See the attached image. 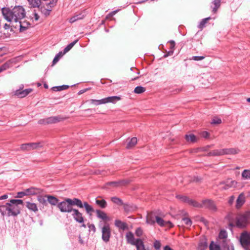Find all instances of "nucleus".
I'll return each instance as SVG.
<instances>
[{"mask_svg":"<svg viewBox=\"0 0 250 250\" xmlns=\"http://www.w3.org/2000/svg\"><path fill=\"white\" fill-rule=\"evenodd\" d=\"M1 12L4 18L8 22H18L26 16L25 9L21 6H16L12 9L3 7Z\"/></svg>","mask_w":250,"mask_h":250,"instance_id":"f257e3e1","label":"nucleus"},{"mask_svg":"<svg viewBox=\"0 0 250 250\" xmlns=\"http://www.w3.org/2000/svg\"><path fill=\"white\" fill-rule=\"evenodd\" d=\"M82 207L81 200L78 198H65L64 201L59 202L57 205L58 208L62 212H71L73 210V206Z\"/></svg>","mask_w":250,"mask_h":250,"instance_id":"f03ea898","label":"nucleus"},{"mask_svg":"<svg viewBox=\"0 0 250 250\" xmlns=\"http://www.w3.org/2000/svg\"><path fill=\"white\" fill-rule=\"evenodd\" d=\"M23 201L21 199H11L9 203H7L5 206L2 207H5V210L7 211V215L8 216H16L20 213V208L19 205H22Z\"/></svg>","mask_w":250,"mask_h":250,"instance_id":"7ed1b4c3","label":"nucleus"},{"mask_svg":"<svg viewBox=\"0 0 250 250\" xmlns=\"http://www.w3.org/2000/svg\"><path fill=\"white\" fill-rule=\"evenodd\" d=\"M102 238L103 240L107 243L109 241L111 236V229L109 224L106 222L104 224L102 228Z\"/></svg>","mask_w":250,"mask_h":250,"instance_id":"20e7f679","label":"nucleus"},{"mask_svg":"<svg viewBox=\"0 0 250 250\" xmlns=\"http://www.w3.org/2000/svg\"><path fill=\"white\" fill-rule=\"evenodd\" d=\"M42 146V143H31L23 144L21 146V149L22 151H30L33 149H38Z\"/></svg>","mask_w":250,"mask_h":250,"instance_id":"39448f33","label":"nucleus"},{"mask_svg":"<svg viewBox=\"0 0 250 250\" xmlns=\"http://www.w3.org/2000/svg\"><path fill=\"white\" fill-rule=\"evenodd\" d=\"M63 119L60 116H52L45 119H41L38 123L41 125H48L57 123Z\"/></svg>","mask_w":250,"mask_h":250,"instance_id":"423d86ee","label":"nucleus"},{"mask_svg":"<svg viewBox=\"0 0 250 250\" xmlns=\"http://www.w3.org/2000/svg\"><path fill=\"white\" fill-rule=\"evenodd\" d=\"M198 206H195L196 208H205L212 210H215L216 208L214 202L210 200H203L202 203H199L197 202Z\"/></svg>","mask_w":250,"mask_h":250,"instance_id":"0eeeda50","label":"nucleus"},{"mask_svg":"<svg viewBox=\"0 0 250 250\" xmlns=\"http://www.w3.org/2000/svg\"><path fill=\"white\" fill-rule=\"evenodd\" d=\"M248 214H243L238 215L236 218V226L239 228L245 227L248 223Z\"/></svg>","mask_w":250,"mask_h":250,"instance_id":"6e6552de","label":"nucleus"},{"mask_svg":"<svg viewBox=\"0 0 250 250\" xmlns=\"http://www.w3.org/2000/svg\"><path fill=\"white\" fill-rule=\"evenodd\" d=\"M237 182L235 181L228 179L226 181H223L219 183L218 186L222 189H228L230 188L235 187Z\"/></svg>","mask_w":250,"mask_h":250,"instance_id":"1a4fd4ad","label":"nucleus"},{"mask_svg":"<svg viewBox=\"0 0 250 250\" xmlns=\"http://www.w3.org/2000/svg\"><path fill=\"white\" fill-rule=\"evenodd\" d=\"M71 212H72V216L73 218L77 222L79 223H83L84 222L83 214L78 209L74 208Z\"/></svg>","mask_w":250,"mask_h":250,"instance_id":"9d476101","label":"nucleus"},{"mask_svg":"<svg viewBox=\"0 0 250 250\" xmlns=\"http://www.w3.org/2000/svg\"><path fill=\"white\" fill-rule=\"evenodd\" d=\"M176 198L182 202L188 203L189 205H191L195 207V206H198L197 202L195 200L190 199L188 197L182 195H178L176 196Z\"/></svg>","mask_w":250,"mask_h":250,"instance_id":"9b49d317","label":"nucleus"},{"mask_svg":"<svg viewBox=\"0 0 250 250\" xmlns=\"http://www.w3.org/2000/svg\"><path fill=\"white\" fill-rule=\"evenodd\" d=\"M240 242L243 246H248L250 245V233H243L240 236Z\"/></svg>","mask_w":250,"mask_h":250,"instance_id":"f8f14e48","label":"nucleus"},{"mask_svg":"<svg viewBox=\"0 0 250 250\" xmlns=\"http://www.w3.org/2000/svg\"><path fill=\"white\" fill-rule=\"evenodd\" d=\"M155 222H156L161 227H168L170 228L173 227V225L170 221H165L158 216L155 217Z\"/></svg>","mask_w":250,"mask_h":250,"instance_id":"ddd939ff","label":"nucleus"},{"mask_svg":"<svg viewBox=\"0 0 250 250\" xmlns=\"http://www.w3.org/2000/svg\"><path fill=\"white\" fill-rule=\"evenodd\" d=\"M32 91L33 89L31 88H28L21 91L20 89H18L15 91V95L17 96L19 98H22L26 96Z\"/></svg>","mask_w":250,"mask_h":250,"instance_id":"4468645a","label":"nucleus"},{"mask_svg":"<svg viewBox=\"0 0 250 250\" xmlns=\"http://www.w3.org/2000/svg\"><path fill=\"white\" fill-rule=\"evenodd\" d=\"M81 204L82 207L79 208H84L87 214L91 215L92 212H95L94 208L91 206L89 205L87 202H84L83 203V202L81 201Z\"/></svg>","mask_w":250,"mask_h":250,"instance_id":"2eb2a0df","label":"nucleus"},{"mask_svg":"<svg viewBox=\"0 0 250 250\" xmlns=\"http://www.w3.org/2000/svg\"><path fill=\"white\" fill-rule=\"evenodd\" d=\"M129 181L128 180H123L118 181L111 182L107 183V185L114 187H118L121 186H125L128 184Z\"/></svg>","mask_w":250,"mask_h":250,"instance_id":"dca6fc26","label":"nucleus"},{"mask_svg":"<svg viewBox=\"0 0 250 250\" xmlns=\"http://www.w3.org/2000/svg\"><path fill=\"white\" fill-rule=\"evenodd\" d=\"M223 155H234L237 154L239 152V150L237 148H223Z\"/></svg>","mask_w":250,"mask_h":250,"instance_id":"f3484780","label":"nucleus"},{"mask_svg":"<svg viewBox=\"0 0 250 250\" xmlns=\"http://www.w3.org/2000/svg\"><path fill=\"white\" fill-rule=\"evenodd\" d=\"M18 22L19 24V26L20 27V32L24 31L29 27L30 25V23L29 22L25 21H22L21 20H20Z\"/></svg>","mask_w":250,"mask_h":250,"instance_id":"a211bd4d","label":"nucleus"},{"mask_svg":"<svg viewBox=\"0 0 250 250\" xmlns=\"http://www.w3.org/2000/svg\"><path fill=\"white\" fill-rule=\"evenodd\" d=\"M85 16V12H83L82 13H80L78 14H76L71 17L69 19V22L71 23H73L75 21H76L78 20H82L84 18V17Z\"/></svg>","mask_w":250,"mask_h":250,"instance_id":"6ab92c4d","label":"nucleus"},{"mask_svg":"<svg viewBox=\"0 0 250 250\" xmlns=\"http://www.w3.org/2000/svg\"><path fill=\"white\" fill-rule=\"evenodd\" d=\"M121 100V97L119 96H111V97H108L105 98H104V103H111L115 104L117 102L120 101Z\"/></svg>","mask_w":250,"mask_h":250,"instance_id":"aec40b11","label":"nucleus"},{"mask_svg":"<svg viewBox=\"0 0 250 250\" xmlns=\"http://www.w3.org/2000/svg\"><path fill=\"white\" fill-rule=\"evenodd\" d=\"M125 237L128 243L134 245L136 242V240H135L134 235L132 232H128L126 233Z\"/></svg>","mask_w":250,"mask_h":250,"instance_id":"412c9836","label":"nucleus"},{"mask_svg":"<svg viewBox=\"0 0 250 250\" xmlns=\"http://www.w3.org/2000/svg\"><path fill=\"white\" fill-rule=\"evenodd\" d=\"M245 196L244 194H240L236 200V208H241L245 203Z\"/></svg>","mask_w":250,"mask_h":250,"instance_id":"4be33fe9","label":"nucleus"},{"mask_svg":"<svg viewBox=\"0 0 250 250\" xmlns=\"http://www.w3.org/2000/svg\"><path fill=\"white\" fill-rule=\"evenodd\" d=\"M156 216L153 212L148 213L146 216V223L151 225H154L155 223V217Z\"/></svg>","mask_w":250,"mask_h":250,"instance_id":"5701e85b","label":"nucleus"},{"mask_svg":"<svg viewBox=\"0 0 250 250\" xmlns=\"http://www.w3.org/2000/svg\"><path fill=\"white\" fill-rule=\"evenodd\" d=\"M126 142H127L126 148L127 149L131 148L135 146L137 144V139L136 137H133L131 139L128 138Z\"/></svg>","mask_w":250,"mask_h":250,"instance_id":"b1692460","label":"nucleus"},{"mask_svg":"<svg viewBox=\"0 0 250 250\" xmlns=\"http://www.w3.org/2000/svg\"><path fill=\"white\" fill-rule=\"evenodd\" d=\"M25 190L26 195H35L40 192V189L34 187H31L29 188L26 189Z\"/></svg>","mask_w":250,"mask_h":250,"instance_id":"393cba45","label":"nucleus"},{"mask_svg":"<svg viewBox=\"0 0 250 250\" xmlns=\"http://www.w3.org/2000/svg\"><path fill=\"white\" fill-rule=\"evenodd\" d=\"M97 217L99 218H100L103 220H108V218L106 215V214L103 211H102L99 209H97L95 211Z\"/></svg>","mask_w":250,"mask_h":250,"instance_id":"a878e982","label":"nucleus"},{"mask_svg":"<svg viewBox=\"0 0 250 250\" xmlns=\"http://www.w3.org/2000/svg\"><path fill=\"white\" fill-rule=\"evenodd\" d=\"M27 1L31 7L40 8L42 0H27Z\"/></svg>","mask_w":250,"mask_h":250,"instance_id":"bb28decb","label":"nucleus"},{"mask_svg":"<svg viewBox=\"0 0 250 250\" xmlns=\"http://www.w3.org/2000/svg\"><path fill=\"white\" fill-rule=\"evenodd\" d=\"M47 198V201L52 205L55 206L58 205L59 203V200L54 196L51 195L45 196Z\"/></svg>","mask_w":250,"mask_h":250,"instance_id":"cd10ccee","label":"nucleus"},{"mask_svg":"<svg viewBox=\"0 0 250 250\" xmlns=\"http://www.w3.org/2000/svg\"><path fill=\"white\" fill-rule=\"evenodd\" d=\"M223 149L213 150L208 153V156H219L223 155Z\"/></svg>","mask_w":250,"mask_h":250,"instance_id":"c85d7f7f","label":"nucleus"},{"mask_svg":"<svg viewBox=\"0 0 250 250\" xmlns=\"http://www.w3.org/2000/svg\"><path fill=\"white\" fill-rule=\"evenodd\" d=\"M134 246H136L137 250H146L143 241L140 239H136Z\"/></svg>","mask_w":250,"mask_h":250,"instance_id":"c756f323","label":"nucleus"},{"mask_svg":"<svg viewBox=\"0 0 250 250\" xmlns=\"http://www.w3.org/2000/svg\"><path fill=\"white\" fill-rule=\"evenodd\" d=\"M26 207L30 210H32L35 212L38 211L37 206L36 204L30 203L29 202H26Z\"/></svg>","mask_w":250,"mask_h":250,"instance_id":"7c9ffc66","label":"nucleus"},{"mask_svg":"<svg viewBox=\"0 0 250 250\" xmlns=\"http://www.w3.org/2000/svg\"><path fill=\"white\" fill-rule=\"evenodd\" d=\"M208 247V243L206 239L201 240L198 245V250H205Z\"/></svg>","mask_w":250,"mask_h":250,"instance_id":"2f4dec72","label":"nucleus"},{"mask_svg":"<svg viewBox=\"0 0 250 250\" xmlns=\"http://www.w3.org/2000/svg\"><path fill=\"white\" fill-rule=\"evenodd\" d=\"M95 203L99 207L102 208H104L107 206V203L106 201L104 199L98 200L96 199Z\"/></svg>","mask_w":250,"mask_h":250,"instance_id":"473e14b6","label":"nucleus"},{"mask_svg":"<svg viewBox=\"0 0 250 250\" xmlns=\"http://www.w3.org/2000/svg\"><path fill=\"white\" fill-rule=\"evenodd\" d=\"M212 3L213 4L214 6L212 8V12L214 13H216L218 9L220 7L221 5V0H213Z\"/></svg>","mask_w":250,"mask_h":250,"instance_id":"72a5a7b5","label":"nucleus"},{"mask_svg":"<svg viewBox=\"0 0 250 250\" xmlns=\"http://www.w3.org/2000/svg\"><path fill=\"white\" fill-rule=\"evenodd\" d=\"M185 139L188 142L195 143L197 141L196 137L193 134L186 135Z\"/></svg>","mask_w":250,"mask_h":250,"instance_id":"f704fd0d","label":"nucleus"},{"mask_svg":"<svg viewBox=\"0 0 250 250\" xmlns=\"http://www.w3.org/2000/svg\"><path fill=\"white\" fill-rule=\"evenodd\" d=\"M78 40H76L74 42H72L71 43H70V44H69L68 45H67L63 50V54H64L67 52H68L73 47V46L78 42Z\"/></svg>","mask_w":250,"mask_h":250,"instance_id":"c9c22d12","label":"nucleus"},{"mask_svg":"<svg viewBox=\"0 0 250 250\" xmlns=\"http://www.w3.org/2000/svg\"><path fill=\"white\" fill-rule=\"evenodd\" d=\"M47 8H45V7H40V10L41 11V12L43 14H44L45 16H48L49 15L50 13V11H51V8H50L49 6H48L47 5H46Z\"/></svg>","mask_w":250,"mask_h":250,"instance_id":"e433bc0d","label":"nucleus"},{"mask_svg":"<svg viewBox=\"0 0 250 250\" xmlns=\"http://www.w3.org/2000/svg\"><path fill=\"white\" fill-rule=\"evenodd\" d=\"M69 86L67 85H62L61 86H54L52 88L53 91H60L68 88Z\"/></svg>","mask_w":250,"mask_h":250,"instance_id":"4c0bfd02","label":"nucleus"},{"mask_svg":"<svg viewBox=\"0 0 250 250\" xmlns=\"http://www.w3.org/2000/svg\"><path fill=\"white\" fill-rule=\"evenodd\" d=\"M89 102L90 104H93L96 105L104 104V99H102L101 100L91 99L89 100Z\"/></svg>","mask_w":250,"mask_h":250,"instance_id":"58836bf2","label":"nucleus"},{"mask_svg":"<svg viewBox=\"0 0 250 250\" xmlns=\"http://www.w3.org/2000/svg\"><path fill=\"white\" fill-rule=\"evenodd\" d=\"M111 200L112 201V202L118 205L121 206L124 205L123 201L118 197H113L111 198Z\"/></svg>","mask_w":250,"mask_h":250,"instance_id":"ea45409f","label":"nucleus"},{"mask_svg":"<svg viewBox=\"0 0 250 250\" xmlns=\"http://www.w3.org/2000/svg\"><path fill=\"white\" fill-rule=\"evenodd\" d=\"M115 224L116 227L122 229H125L126 227V224L125 223L122 222L121 221L119 220H116L115 222Z\"/></svg>","mask_w":250,"mask_h":250,"instance_id":"a19ab883","label":"nucleus"},{"mask_svg":"<svg viewBox=\"0 0 250 250\" xmlns=\"http://www.w3.org/2000/svg\"><path fill=\"white\" fill-rule=\"evenodd\" d=\"M146 91V88L142 86H136L134 90V92L136 94H142Z\"/></svg>","mask_w":250,"mask_h":250,"instance_id":"79ce46f5","label":"nucleus"},{"mask_svg":"<svg viewBox=\"0 0 250 250\" xmlns=\"http://www.w3.org/2000/svg\"><path fill=\"white\" fill-rule=\"evenodd\" d=\"M243 178L246 179H250V169H245L242 173Z\"/></svg>","mask_w":250,"mask_h":250,"instance_id":"37998d69","label":"nucleus"},{"mask_svg":"<svg viewBox=\"0 0 250 250\" xmlns=\"http://www.w3.org/2000/svg\"><path fill=\"white\" fill-rule=\"evenodd\" d=\"M209 250H221L219 245L215 244L213 241H211L209 246Z\"/></svg>","mask_w":250,"mask_h":250,"instance_id":"c03bdc74","label":"nucleus"},{"mask_svg":"<svg viewBox=\"0 0 250 250\" xmlns=\"http://www.w3.org/2000/svg\"><path fill=\"white\" fill-rule=\"evenodd\" d=\"M210 19V17H208L203 19L200 22V24L198 25V27L201 29H203L205 27V24L207 23V21Z\"/></svg>","mask_w":250,"mask_h":250,"instance_id":"a18cd8bd","label":"nucleus"},{"mask_svg":"<svg viewBox=\"0 0 250 250\" xmlns=\"http://www.w3.org/2000/svg\"><path fill=\"white\" fill-rule=\"evenodd\" d=\"M62 55L63 54L62 52H59L58 54H57L53 60L52 64L54 65L55 63H56L59 61V58L61 56H62Z\"/></svg>","mask_w":250,"mask_h":250,"instance_id":"49530a36","label":"nucleus"},{"mask_svg":"<svg viewBox=\"0 0 250 250\" xmlns=\"http://www.w3.org/2000/svg\"><path fill=\"white\" fill-rule=\"evenodd\" d=\"M222 123V121L221 119L218 118L217 117H214L211 122H210L212 125H219Z\"/></svg>","mask_w":250,"mask_h":250,"instance_id":"de8ad7c7","label":"nucleus"},{"mask_svg":"<svg viewBox=\"0 0 250 250\" xmlns=\"http://www.w3.org/2000/svg\"><path fill=\"white\" fill-rule=\"evenodd\" d=\"M124 209L125 211H130L133 210L134 208V207L129 204H124Z\"/></svg>","mask_w":250,"mask_h":250,"instance_id":"09e8293b","label":"nucleus"},{"mask_svg":"<svg viewBox=\"0 0 250 250\" xmlns=\"http://www.w3.org/2000/svg\"><path fill=\"white\" fill-rule=\"evenodd\" d=\"M9 63L6 62L0 66V72L6 70L9 67Z\"/></svg>","mask_w":250,"mask_h":250,"instance_id":"8fccbe9b","label":"nucleus"},{"mask_svg":"<svg viewBox=\"0 0 250 250\" xmlns=\"http://www.w3.org/2000/svg\"><path fill=\"white\" fill-rule=\"evenodd\" d=\"M182 221L187 226H191L192 225V221L189 218L185 217L182 219Z\"/></svg>","mask_w":250,"mask_h":250,"instance_id":"3c124183","label":"nucleus"},{"mask_svg":"<svg viewBox=\"0 0 250 250\" xmlns=\"http://www.w3.org/2000/svg\"><path fill=\"white\" fill-rule=\"evenodd\" d=\"M38 201L41 204L45 205L46 204V202L47 201V198H46L45 196L44 197H40L38 198Z\"/></svg>","mask_w":250,"mask_h":250,"instance_id":"603ef678","label":"nucleus"},{"mask_svg":"<svg viewBox=\"0 0 250 250\" xmlns=\"http://www.w3.org/2000/svg\"><path fill=\"white\" fill-rule=\"evenodd\" d=\"M143 230L141 228H138L135 230V234L138 237H141L143 234Z\"/></svg>","mask_w":250,"mask_h":250,"instance_id":"864d4df0","label":"nucleus"},{"mask_svg":"<svg viewBox=\"0 0 250 250\" xmlns=\"http://www.w3.org/2000/svg\"><path fill=\"white\" fill-rule=\"evenodd\" d=\"M161 247V244L160 242L158 240L155 241L154 243V247L155 248V249H156V250H159Z\"/></svg>","mask_w":250,"mask_h":250,"instance_id":"5fc2aeb1","label":"nucleus"},{"mask_svg":"<svg viewBox=\"0 0 250 250\" xmlns=\"http://www.w3.org/2000/svg\"><path fill=\"white\" fill-rule=\"evenodd\" d=\"M26 192H25V190H24V191H21V192H18L17 195L16 196V197L21 198H22L23 196H26Z\"/></svg>","mask_w":250,"mask_h":250,"instance_id":"6e6d98bb","label":"nucleus"},{"mask_svg":"<svg viewBox=\"0 0 250 250\" xmlns=\"http://www.w3.org/2000/svg\"><path fill=\"white\" fill-rule=\"evenodd\" d=\"M219 237L221 238H226L227 237V233L225 230H221L219 233Z\"/></svg>","mask_w":250,"mask_h":250,"instance_id":"4d7b16f0","label":"nucleus"},{"mask_svg":"<svg viewBox=\"0 0 250 250\" xmlns=\"http://www.w3.org/2000/svg\"><path fill=\"white\" fill-rule=\"evenodd\" d=\"M205 58L204 56H193L192 57L191 60H194V61H201L203 60Z\"/></svg>","mask_w":250,"mask_h":250,"instance_id":"13d9d810","label":"nucleus"},{"mask_svg":"<svg viewBox=\"0 0 250 250\" xmlns=\"http://www.w3.org/2000/svg\"><path fill=\"white\" fill-rule=\"evenodd\" d=\"M201 135L205 138H208L209 136V133L207 131H203L201 133Z\"/></svg>","mask_w":250,"mask_h":250,"instance_id":"bf43d9fd","label":"nucleus"},{"mask_svg":"<svg viewBox=\"0 0 250 250\" xmlns=\"http://www.w3.org/2000/svg\"><path fill=\"white\" fill-rule=\"evenodd\" d=\"M88 228L90 229L93 230L94 232L96 231V228L94 224H89L88 225Z\"/></svg>","mask_w":250,"mask_h":250,"instance_id":"052dcab7","label":"nucleus"},{"mask_svg":"<svg viewBox=\"0 0 250 250\" xmlns=\"http://www.w3.org/2000/svg\"><path fill=\"white\" fill-rule=\"evenodd\" d=\"M169 42L170 44V48L171 49H173L174 48L175 46V42L174 41L171 40L169 41Z\"/></svg>","mask_w":250,"mask_h":250,"instance_id":"680f3d73","label":"nucleus"},{"mask_svg":"<svg viewBox=\"0 0 250 250\" xmlns=\"http://www.w3.org/2000/svg\"><path fill=\"white\" fill-rule=\"evenodd\" d=\"M8 198V195L7 194H4L0 196V200H4Z\"/></svg>","mask_w":250,"mask_h":250,"instance_id":"e2e57ef3","label":"nucleus"},{"mask_svg":"<svg viewBox=\"0 0 250 250\" xmlns=\"http://www.w3.org/2000/svg\"><path fill=\"white\" fill-rule=\"evenodd\" d=\"M10 26L9 24H8L7 23H5L4 24V26H3V28H4V29L5 30H7V29H9Z\"/></svg>","mask_w":250,"mask_h":250,"instance_id":"0e129e2a","label":"nucleus"},{"mask_svg":"<svg viewBox=\"0 0 250 250\" xmlns=\"http://www.w3.org/2000/svg\"><path fill=\"white\" fill-rule=\"evenodd\" d=\"M34 18H35V20L36 21H38V20L39 19L40 17H39V16L38 15V14H37V13H34Z\"/></svg>","mask_w":250,"mask_h":250,"instance_id":"69168bd1","label":"nucleus"},{"mask_svg":"<svg viewBox=\"0 0 250 250\" xmlns=\"http://www.w3.org/2000/svg\"><path fill=\"white\" fill-rule=\"evenodd\" d=\"M88 89V88H86V89H84L81 90H80V91L79 92V94H83V93L84 92H86Z\"/></svg>","mask_w":250,"mask_h":250,"instance_id":"338daca9","label":"nucleus"},{"mask_svg":"<svg viewBox=\"0 0 250 250\" xmlns=\"http://www.w3.org/2000/svg\"><path fill=\"white\" fill-rule=\"evenodd\" d=\"M164 250H173L171 248H170L168 246H166L164 248Z\"/></svg>","mask_w":250,"mask_h":250,"instance_id":"774afa93","label":"nucleus"}]
</instances>
